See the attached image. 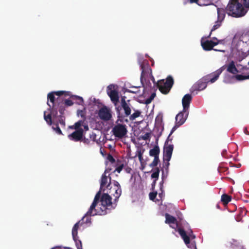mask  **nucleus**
Instances as JSON below:
<instances>
[{
  "label": "nucleus",
  "instance_id": "10",
  "mask_svg": "<svg viewBox=\"0 0 249 249\" xmlns=\"http://www.w3.org/2000/svg\"><path fill=\"white\" fill-rule=\"evenodd\" d=\"M168 142L167 140L166 141L163 148V160L167 161L171 160L174 149V145L168 144Z\"/></svg>",
  "mask_w": 249,
  "mask_h": 249
},
{
  "label": "nucleus",
  "instance_id": "44",
  "mask_svg": "<svg viewBox=\"0 0 249 249\" xmlns=\"http://www.w3.org/2000/svg\"><path fill=\"white\" fill-rule=\"evenodd\" d=\"M54 95H57V96H61L63 94H65V95H69V92H66L64 91H53V92Z\"/></svg>",
  "mask_w": 249,
  "mask_h": 249
},
{
  "label": "nucleus",
  "instance_id": "35",
  "mask_svg": "<svg viewBox=\"0 0 249 249\" xmlns=\"http://www.w3.org/2000/svg\"><path fill=\"white\" fill-rule=\"evenodd\" d=\"M162 181L160 182V191H161V193H159V196L160 197V198H162V196H163V179H164V176L163 175L164 174V171L163 170H162Z\"/></svg>",
  "mask_w": 249,
  "mask_h": 249
},
{
  "label": "nucleus",
  "instance_id": "48",
  "mask_svg": "<svg viewBox=\"0 0 249 249\" xmlns=\"http://www.w3.org/2000/svg\"><path fill=\"white\" fill-rule=\"evenodd\" d=\"M107 160L109 161H110L111 163H115V160L114 158L110 154H108V155L107 156Z\"/></svg>",
  "mask_w": 249,
  "mask_h": 249
},
{
  "label": "nucleus",
  "instance_id": "24",
  "mask_svg": "<svg viewBox=\"0 0 249 249\" xmlns=\"http://www.w3.org/2000/svg\"><path fill=\"white\" fill-rule=\"evenodd\" d=\"M160 152V150L159 147L158 145H155L153 148L150 150L149 155L154 158L156 157H159Z\"/></svg>",
  "mask_w": 249,
  "mask_h": 249
},
{
  "label": "nucleus",
  "instance_id": "54",
  "mask_svg": "<svg viewBox=\"0 0 249 249\" xmlns=\"http://www.w3.org/2000/svg\"><path fill=\"white\" fill-rule=\"evenodd\" d=\"M227 169H228L227 168H222L221 167H219L218 168V170L219 172L220 173V172H225V171H227Z\"/></svg>",
  "mask_w": 249,
  "mask_h": 249
},
{
  "label": "nucleus",
  "instance_id": "18",
  "mask_svg": "<svg viewBox=\"0 0 249 249\" xmlns=\"http://www.w3.org/2000/svg\"><path fill=\"white\" fill-rule=\"evenodd\" d=\"M165 222L166 224H169L170 226L173 229H175L176 231L178 230L177 228L178 227V224L177 220L176 217L173 216L171 215L170 214L166 213L165 214Z\"/></svg>",
  "mask_w": 249,
  "mask_h": 249
},
{
  "label": "nucleus",
  "instance_id": "59",
  "mask_svg": "<svg viewBox=\"0 0 249 249\" xmlns=\"http://www.w3.org/2000/svg\"><path fill=\"white\" fill-rule=\"evenodd\" d=\"M82 126H84V127L85 130H87L89 129V127H88V125L87 124H83V125Z\"/></svg>",
  "mask_w": 249,
  "mask_h": 249
},
{
  "label": "nucleus",
  "instance_id": "26",
  "mask_svg": "<svg viewBox=\"0 0 249 249\" xmlns=\"http://www.w3.org/2000/svg\"><path fill=\"white\" fill-rule=\"evenodd\" d=\"M91 215H87V213L85 216L79 221H81V223L79 224L80 226H82L84 224H91V218L90 217Z\"/></svg>",
  "mask_w": 249,
  "mask_h": 249
},
{
  "label": "nucleus",
  "instance_id": "37",
  "mask_svg": "<svg viewBox=\"0 0 249 249\" xmlns=\"http://www.w3.org/2000/svg\"><path fill=\"white\" fill-rule=\"evenodd\" d=\"M160 160L159 159V157H156L155 158H154L153 161L149 164V166L153 168L156 167L158 165V163L160 162Z\"/></svg>",
  "mask_w": 249,
  "mask_h": 249
},
{
  "label": "nucleus",
  "instance_id": "31",
  "mask_svg": "<svg viewBox=\"0 0 249 249\" xmlns=\"http://www.w3.org/2000/svg\"><path fill=\"white\" fill-rule=\"evenodd\" d=\"M152 171L153 173L151 175V178L157 180L159 178L160 172V169L158 167H156L152 169Z\"/></svg>",
  "mask_w": 249,
  "mask_h": 249
},
{
  "label": "nucleus",
  "instance_id": "56",
  "mask_svg": "<svg viewBox=\"0 0 249 249\" xmlns=\"http://www.w3.org/2000/svg\"><path fill=\"white\" fill-rule=\"evenodd\" d=\"M198 0H189V2L190 3H196V4L197 3V2H198Z\"/></svg>",
  "mask_w": 249,
  "mask_h": 249
},
{
  "label": "nucleus",
  "instance_id": "7",
  "mask_svg": "<svg viewBox=\"0 0 249 249\" xmlns=\"http://www.w3.org/2000/svg\"><path fill=\"white\" fill-rule=\"evenodd\" d=\"M116 123L117 124L113 127L112 132L116 137L123 138L127 132L126 126L125 124H118L117 122Z\"/></svg>",
  "mask_w": 249,
  "mask_h": 249
},
{
  "label": "nucleus",
  "instance_id": "3",
  "mask_svg": "<svg viewBox=\"0 0 249 249\" xmlns=\"http://www.w3.org/2000/svg\"><path fill=\"white\" fill-rule=\"evenodd\" d=\"M130 100H125V97L123 96L121 98V106H117L115 107L116 113L118 117L117 123L120 122L123 123L124 121L127 122L125 119L130 115L131 112V105L130 104Z\"/></svg>",
  "mask_w": 249,
  "mask_h": 249
},
{
  "label": "nucleus",
  "instance_id": "63",
  "mask_svg": "<svg viewBox=\"0 0 249 249\" xmlns=\"http://www.w3.org/2000/svg\"><path fill=\"white\" fill-rule=\"evenodd\" d=\"M94 142L92 141V143H94Z\"/></svg>",
  "mask_w": 249,
  "mask_h": 249
},
{
  "label": "nucleus",
  "instance_id": "58",
  "mask_svg": "<svg viewBox=\"0 0 249 249\" xmlns=\"http://www.w3.org/2000/svg\"><path fill=\"white\" fill-rule=\"evenodd\" d=\"M70 249L69 248H64V249H61V248L58 247H54V248H52L51 249Z\"/></svg>",
  "mask_w": 249,
  "mask_h": 249
},
{
  "label": "nucleus",
  "instance_id": "6",
  "mask_svg": "<svg viewBox=\"0 0 249 249\" xmlns=\"http://www.w3.org/2000/svg\"><path fill=\"white\" fill-rule=\"evenodd\" d=\"M225 67V66H223L213 72L201 78V80H203V82H205L206 85L209 82H211V83H214L218 79L219 75L224 70Z\"/></svg>",
  "mask_w": 249,
  "mask_h": 249
},
{
  "label": "nucleus",
  "instance_id": "23",
  "mask_svg": "<svg viewBox=\"0 0 249 249\" xmlns=\"http://www.w3.org/2000/svg\"><path fill=\"white\" fill-rule=\"evenodd\" d=\"M227 71L233 74L237 73L238 72L237 69L236 68L234 62L231 61L227 67Z\"/></svg>",
  "mask_w": 249,
  "mask_h": 249
},
{
  "label": "nucleus",
  "instance_id": "51",
  "mask_svg": "<svg viewBox=\"0 0 249 249\" xmlns=\"http://www.w3.org/2000/svg\"><path fill=\"white\" fill-rule=\"evenodd\" d=\"M150 137V134L149 133H146L143 136H142V139L144 140H147L149 139Z\"/></svg>",
  "mask_w": 249,
  "mask_h": 249
},
{
  "label": "nucleus",
  "instance_id": "9",
  "mask_svg": "<svg viewBox=\"0 0 249 249\" xmlns=\"http://www.w3.org/2000/svg\"><path fill=\"white\" fill-rule=\"evenodd\" d=\"M177 231L178 232L186 245L190 243V238L195 239L196 238V236L193 234L192 230H190L187 231V234L184 230L181 228H178Z\"/></svg>",
  "mask_w": 249,
  "mask_h": 249
},
{
  "label": "nucleus",
  "instance_id": "28",
  "mask_svg": "<svg viewBox=\"0 0 249 249\" xmlns=\"http://www.w3.org/2000/svg\"><path fill=\"white\" fill-rule=\"evenodd\" d=\"M231 200V197L228 195L223 194L221 196V200L223 204L226 205Z\"/></svg>",
  "mask_w": 249,
  "mask_h": 249
},
{
  "label": "nucleus",
  "instance_id": "13",
  "mask_svg": "<svg viewBox=\"0 0 249 249\" xmlns=\"http://www.w3.org/2000/svg\"><path fill=\"white\" fill-rule=\"evenodd\" d=\"M100 118L104 121H109L112 117L110 110L106 106L101 107L98 112Z\"/></svg>",
  "mask_w": 249,
  "mask_h": 249
},
{
  "label": "nucleus",
  "instance_id": "60",
  "mask_svg": "<svg viewBox=\"0 0 249 249\" xmlns=\"http://www.w3.org/2000/svg\"><path fill=\"white\" fill-rule=\"evenodd\" d=\"M213 40H215L216 41H217V40H218L217 39V38H216V37H213Z\"/></svg>",
  "mask_w": 249,
  "mask_h": 249
},
{
  "label": "nucleus",
  "instance_id": "62",
  "mask_svg": "<svg viewBox=\"0 0 249 249\" xmlns=\"http://www.w3.org/2000/svg\"><path fill=\"white\" fill-rule=\"evenodd\" d=\"M216 207H217V208H219V205L218 204H217V205H216Z\"/></svg>",
  "mask_w": 249,
  "mask_h": 249
},
{
  "label": "nucleus",
  "instance_id": "50",
  "mask_svg": "<svg viewBox=\"0 0 249 249\" xmlns=\"http://www.w3.org/2000/svg\"><path fill=\"white\" fill-rule=\"evenodd\" d=\"M81 141L83 142L84 143L86 144H90L91 141L88 138H84V139H82Z\"/></svg>",
  "mask_w": 249,
  "mask_h": 249
},
{
  "label": "nucleus",
  "instance_id": "17",
  "mask_svg": "<svg viewBox=\"0 0 249 249\" xmlns=\"http://www.w3.org/2000/svg\"><path fill=\"white\" fill-rule=\"evenodd\" d=\"M83 129L82 128L79 129L75 130L71 134L68 135V138L70 140L78 142L81 141L83 138Z\"/></svg>",
  "mask_w": 249,
  "mask_h": 249
},
{
  "label": "nucleus",
  "instance_id": "43",
  "mask_svg": "<svg viewBox=\"0 0 249 249\" xmlns=\"http://www.w3.org/2000/svg\"><path fill=\"white\" fill-rule=\"evenodd\" d=\"M155 96V93H152L150 96L148 98L146 99L145 103L147 105L150 104L151 102V101L154 99Z\"/></svg>",
  "mask_w": 249,
  "mask_h": 249
},
{
  "label": "nucleus",
  "instance_id": "8",
  "mask_svg": "<svg viewBox=\"0 0 249 249\" xmlns=\"http://www.w3.org/2000/svg\"><path fill=\"white\" fill-rule=\"evenodd\" d=\"M142 73L141 75V81L142 83L143 79L146 77H150L153 82L155 83L154 77L152 74V69L149 66L147 62H143L141 65Z\"/></svg>",
  "mask_w": 249,
  "mask_h": 249
},
{
  "label": "nucleus",
  "instance_id": "39",
  "mask_svg": "<svg viewBox=\"0 0 249 249\" xmlns=\"http://www.w3.org/2000/svg\"><path fill=\"white\" fill-rule=\"evenodd\" d=\"M54 125H55V126H53L52 127V128L55 131L56 133H57L59 135H62V132L61 130L60 127L58 126V123H54Z\"/></svg>",
  "mask_w": 249,
  "mask_h": 249
},
{
  "label": "nucleus",
  "instance_id": "2",
  "mask_svg": "<svg viewBox=\"0 0 249 249\" xmlns=\"http://www.w3.org/2000/svg\"><path fill=\"white\" fill-rule=\"evenodd\" d=\"M118 201V200L115 204L114 200V202H112L111 197L108 194L104 193L101 197L100 207L97 206V208H95L92 215L106 214L107 213L108 211L116 207Z\"/></svg>",
  "mask_w": 249,
  "mask_h": 249
},
{
  "label": "nucleus",
  "instance_id": "19",
  "mask_svg": "<svg viewBox=\"0 0 249 249\" xmlns=\"http://www.w3.org/2000/svg\"><path fill=\"white\" fill-rule=\"evenodd\" d=\"M192 98V96L189 94H185L183 96L182 99V104L184 112L188 110Z\"/></svg>",
  "mask_w": 249,
  "mask_h": 249
},
{
  "label": "nucleus",
  "instance_id": "1",
  "mask_svg": "<svg viewBox=\"0 0 249 249\" xmlns=\"http://www.w3.org/2000/svg\"><path fill=\"white\" fill-rule=\"evenodd\" d=\"M246 8H249V0H230L226 9L217 8V20L222 22L226 13L235 18L244 16L247 13Z\"/></svg>",
  "mask_w": 249,
  "mask_h": 249
},
{
  "label": "nucleus",
  "instance_id": "12",
  "mask_svg": "<svg viewBox=\"0 0 249 249\" xmlns=\"http://www.w3.org/2000/svg\"><path fill=\"white\" fill-rule=\"evenodd\" d=\"M112 85H110L107 87V93L112 102L114 104L115 106L116 107L119 102V97L118 91L116 90L112 89Z\"/></svg>",
  "mask_w": 249,
  "mask_h": 249
},
{
  "label": "nucleus",
  "instance_id": "11",
  "mask_svg": "<svg viewBox=\"0 0 249 249\" xmlns=\"http://www.w3.org/2000/svg\"><path fill=\"white\" fill-rule=\"evenodd\" d=\"M81 223V221L77 222L73 227L72 229V235L73 240L75 242V245L77 249H82V242L81 240L78 239V230L79 227V224Z\"/></svg>",
  "mask_w": 249,
  "mask_h": 249
},
{
  "label": "nucleus",
  "instance_id": "49",
  "mask_svg": "<svg viewBox=\"0 0 249 249\" xmlns=\"http://www.w3.org/2000/svg\"><path fill=\"white\" fill-rule=\"evenodd\" d=\"M177 127H178L177 126H176V124L172 128L171 131L167 138V141H172V139H170V136L172 135V134L174 132V131L176 129Z\"/></svg>",
  "mask_w": 249,
  "mask_h": 249
},
{
  "label": "nucleus",
  "instance_id": "22",
  "mask_svg": "<svg viewBox=\"0 0 249 249\" xmlns=\"http://www.w3.org/2000/svg\"><path fill=\"white\" fill-rule=\"evenodd\" d=\"M47 105L49 106V110L50 111V114H51L53 120L57 117V108L56 107V105H53L51 106L49 103H47Z\"/></svg>",
  "mask_w": 249,
  "mask_h": 249
},
{
  "label": "nucleus",
  "instance_id": "33",
  "mask_svg": "<svg viewBox=\"0 0 249 249\" xmlns=\"http://www.w3.org/2000/svg\"><path fill=\"white\" fill-rule=\"evenodd\" d=\"M48 99L50 101L51 103H52L53 105H56L58 103V99L56 100V102H55V97L54 94L53 92L49 93L47 96Z\"/></svg>",
  "mask_w": 249,
  "mask_h": 249
},
{
  "label": "nucleus",
  "instance_id": "53",
  "mask_svg": "<svg viewBox=\"0 0 249 249\" xmlns=\"http://www.w3.org/2000/svg\"><path fill=\"white\" fill-rule=\"evenodd\" d=\"M166 161L167 162L164 163L163 166H164V168H165V170L167 171L169 166L170 165V163H169V161Z\"/></svg>",
  "mask_w": 249,
  "mask_h": 249
},
{
  "label": "nucleus",
  "instance_id": "38",
  "mask_svg": "<svg viewBox=\"0 0 249 249\" xmlns=\"http://www.w3.org/2000/svg\"><path fill=\"white\" fill-rule=\"evenodd\" d=\"M221 22L218 20H217L215 22V24L213 26L212 29H211V33L208 37H210L212 32L215 31L216 29H218L221 26Z\"/></svg>",
  "mask_w": 249,
  "mask_h": 249
},
{
  "label": "nucleus",
  "instance_id": "55",
  "mask_svg": "<svg viewBox=\"0 0 249 249\" xmlns=\"http://www.w3.org/2000/svg\"><path fill=\"white\" fill-rule=\"evenodd\" d=\"M156 179H154L152 183V187L153 188H154L155 186L156 183Z\"/></svg>",
  "mask_w": 249,
  "mask_h": 249
},
{
  "label": "nucleus",
  "instance_id": "46",
  "mask_svg": "<svg viewBox=\"0 0 249 249\" xmlns=\"http://www.w3.org/2000/svg\"><path fill=\"white\" fill-rule=\"evenodd\" d=\"M64 103V105H65L67 107L71 106L73 104V102L71 100H69V99L65 100L64 101V103Z\"/></svg>",
  "mask_w": 249,
  "mask_h": 249
},
{
  "label": "nucleus",
  "instance_id": "40",
  "mask_svg": "<svg viewBox=\"0 0 249 249\" xmlns=\"http://www.w3.org/2000/svg\"><path fill=\"white\" fill-rule=\"evenodd\" d=\"M197 4L199 6H207L211 4V1L206 0H198Z\"/></svg>",
  "mask_w": 249,
  "mask_h": 249
},
{
  "label": "nucleus",
  "instance_id": "47",
  "mask_svg": "<svg viewBox=\"0 0 249 249\" xmlns=\"http://www.w3.org/2000/svg\"><path fill=\"white\" fill-rule=\"evenodd\" d=\"M142 154L143 153L141 151V150H138L137 151V155L138 157L139 160L141 162H142V161L143 160Z\"/></svg>",
  "mask_w": 249,
  "mask_h": 249
},
{
  "label": "nucleus",
  "instance_id": "61",
  "mask_svg": "<svg viewBox=\"0 0 249 249\" xmlns=\"http://www.w3.org/2000/svg\"><path fill=\"white\" fill-rule=\"evenodd\" d=\"M130 170H131L130 168H127V169H126V171L129 173Z\"/></svg>",
  "mask_w": 249,
  "mask_h": 249
},
{
  "label": "nucleus",
  "instance_id": "34",
  "mask_svg": "<svg viewBox=\"0 0 249 249\" xmlns=\"http://www.w3.org/2000/svg\"><path fill=\"white\" fill-rule=\"evenodd\" d=\"M229 247L231 248L237 247L240 246V242L239 241L235 239H231V240L229 243Z\"/></svg>",
  "mask_w": 249,
  "mask_h": 249
},
{
  "label": "nucleus",
  "instance_id": "41",
  "mask_svg": "<svg viewBox=\"0 0 249 249\" xmlns=\"http://www.w3.org/2000/svg\"><path fill=\"white\" fill-rule=\"evenodd\" d=\"M235 77L238 81L244 80H246V79H249V75H243L241 74H238V75H236L235 76Z\"/></svg>",
  "mask_w": 249,
  "mask_h": 249
},
{
  "label": "nucleus",
  "instance_id": "21",
  "mask_svg": "<svg viewBox=\"0 0 249 249\" xmlns=\"http://www.w3.org/2000/svg\"><path fill=\"white\" fill-rule=\"evenodd\" d=\"M78 112H81L80 115L83 119L76 122L73 126L70 127L71 128L75 129L76 130L81 128L80 127L83 125L86 119L85 115L82 110H78Z\"/></svg>",
  "mask_w": 249,
  "mask_h": 249
},
{
  "label": "nucleus",
  "instance_id": "25",
  "mask_svg": "<svg viewBox=\"0 0 249 249\" xmlns=\"http://www.w3.org/2000/svg\"><path fill=\"white\" fill-rule=\"evenodd\" d=\"M107 170L106 169L104 173L102 176L100 182V190L102 189V188L107 184Z\"/></svg>",
  "mask_w": 249,
  "mask_h": 249
},
{
  "label": "nucleus",
  "instance_id": "42",
  "mask_svg": "<svg viewBox=\"0 0 249 249\" xmlns=\"http://www.w3.org/2000/svg\"><path fill=\"white\" fill-rule=\"evenodd\" d=\"M56 123H59L61 125L65 126V117L63 115H60L58 117V121Z\"/></svg>",
  "mask_w": 249,
  "mask_h": 249
},
{
  "label": "nucleus",
  "instance_id": "64",
  "mask_svg": "<svg viewBox=\"0 0 249 249\" xmlns=\"http://www.w3.org/2000/svg\"><path fill=\"white\" fill-rule=\"evenodd\" d=\"M248 64L249 65V62H248Z\"/></svg>",
  "mask_w": 249,
  "mask_h": 249
},
{
  "label": "nucleus",
  "instance_id": "57",
  "mask_svg": "<svg viewBox=\"0 0 249 249\" xmlns=\"http://www.w3.org/2000/svg\"><path fill=\"white\" fill-rule=\"evenodd\" d=\"M244 132L247 135H249V132L248 131L246 127L244 129Z\"/></svg>",
  "mask_w": 249,
  "mask_h": 249
},
{
  "label": "nucleus",
  "instance_id": "4",
  "mask_svg": "<svg viewBox=\"0 0 249 249\" xmlns=\"http://www.w3.org/2000/svg\"><path fill=\"white\" fill-rule=\"evenodd\" d=\"M174 84V80L171 76H168L166 81L164 79L159 80L156 83L157 88L163 94H166L171 90Z\"/></svg>",
  "mask_w": 249,
  "mask_h": 249
},
{
  "label": "nucleus",
  "instance_id": "14",
  "mask_svg": "<svg viewBox=\"0 0 249 249\" xmlns=\"http://www.w3.org/2000/svg\"><path fill=\"white\" fill-rule=\"evenodd\" d=\"M188 110L184 112L183 109L182 111L180 112L176 115V123L177 127H179L184 123L188 117Z\"/></svg>",
  "mask_w": 249,
  "mask_h": 249
},
{
  "label": "nucleus",
  "instance_id": "20",
  "mask_svg": "<svg viewBox=\"0 0 249 249\" xmlns=\"http://www.w3.org/2000/svg\"><path fill=\"white\" fill-rule=\"evenodd\" d=\"M206 87L207 85L205 84V82H203L201 79L193 85L192 87V90L193 92L200 91L204 89Z\"/></svg>",
  "mask_w": 249,
  "mask_h": 249
},
{
  "label": "nucleus",
  "instance_id": "36",
  "mask_svg": "<svg viewBox=\"0 0 249 249\" xmlns=\"http://www.w3.org/2000/svg\"><path fill=\"white\" fill-rule=\"evenodd\" d=\"M117 165L118 166L116 167L115 171H117L118 173H120L124 168V163H121V161L120 160H117Z\"/></svg>",
  "mask_w": 249,
  "mask_h": 249
},
{
  "label": "nucleus",
  "instance_id": "27",
  "mask_svg": "<svg viewBox=\"0 0 249 249\" xmlns=\"http://www.w3.org/2000/svg\"><path fill=\"white\" fill-rule=\"evenodd\" d=\"M56 107L60 115H63L65 110V107L62 101L56 104Z\"/></svg>",
  "mask_w": 249,
  "mask_h": 249
},
{
  "label": "nucleus",
  "instance_id": "30",
  "mask_svg": "<svg viewBox=\"0 0 249 249\" xmlns=\"http://www.w3.org/2000/svg\"><path fill=\"white\" fill-rule=\"evenodd\" d=\"M71 97L76 101V104L79 105H82L84 103V100L82 97L77 95H72Z\"/></svg>",
  "mask_w": 249,
  "mask_h": 249
},
{
  "label": "nucleus",
  "instance_id": "52",
  "mask_svg": "<svg viewBox=\"0 0 249 249\" xmlns=\"http://www.w3.org/2000/svg\"><path fill=\"white\" fill-rule=\"evenodd\" d=\"M133 88L134 89L133 90H128V92L133 93H136L138 92V89L137 88L133 87Z\"/></svg>",
  "mask_w": 249,
  "mask_h": 249
},
{
  "label": "nucleus",
  "instance_id": "45",
  "mask_svg": "<svg viewBox=\"0 0 249 249\" xmlns=\"http://www.w3.org/2000/svg\"><path fill=\"white\" fill-rule=\"evenodd\" d=\"M157 192L156 191V192H151L149 193V198L151 200H154L157 195Z\"/></svg>",
  "mask_w": 249,
  "mask_h": 249
},
{
  "label": "nucleus",
  "instance_id": "15",
  "mask_svg": "<svg viewBox=\"0 0 249 249\" xmlns=\"http://www.w3.org/2000/svg\"><path fill=\"white\" fill-rule=\"evenodd\" d=\"M222 41H223V40H217V41L209 40H207L204 41L201 40V45L205 51H211L213 49L214 46L218 45Z\"/></svg>",
  "mask_w": 249,
  "mask_h": 249
},
{
  "label": "nucleus",
  "instance_id": "29",
  "mask_svg": "<svg viewBox=\"0 0 249 249\" xmlns=\"http://www.w3.org/2000/svg\"><path fill=\"white\" fill-rule=\"evenodd\" d=\"M52 118L53 117L50 113L48 115H46V111L44 112V119L47 122V124L50 125L53 124Z\"/></svg>",
  "mask_w": 249,
  "mask_h": 249
},
{
  "label": "nucleus",
  "instance_id": "16",
  "mask_svg": "<svg viewBox=\"0 0 249 249\" xmlns=\"http://www.w3.org/2000/svg\"><path fill=\"white\" fill-rule=\"evenodd\" d=\"M101 191L100 190L96 194L93 202L90 206L88 211L87 212V215H92V214H93V212L97 206V204L99 202L100 199H101Z\"/></svg>",
  "mask_w": 249,
  "mask_h": 249
},
{
  "label": "nucleus",
  "instance_id": "32",
  "mask_svg": "<svg viewBox=\"0 0 249 249\" xmlns=\"http://www.w3.org/2000/svg\"><path fill=\"white\" fill-rule=\"evenodd\" d=\"M141 112L139 110H135V112L132 114L129 115V120L130 121H133L135 120L137 118L139 117L141 115Z\"/></svg>",
  "mask_w": 249,
  "mask_h": 249
},
{
  "label": "nucleus",
  "instance_id": "5",
  "mask_svg": "<svg viewBox=\"0 0 249 249\" xmlns=\"http://www.w3.org/2000/svg\"><path fill=\"white\" fill-rule=\"evenodd\" d=\"M114 187H110L111 184V178L109 177V182L107 186V188L110 190L109 193L111 194L115 197L114 201L115 204L118 200L122 194V189L121 186L119 182L117 181L114 180Z\"/></svg>",
  "mask_w": 249,
  "mask_h": 249
}]
</instances>
